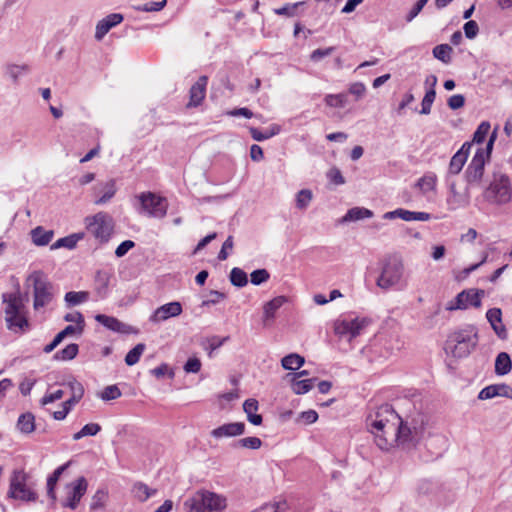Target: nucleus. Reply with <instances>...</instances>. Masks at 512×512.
<instances>
[{
    "mask_svg": "<svg viewBox=\"0 0 512 512\" xmlns=\"http://www.w3.org/2000/svg\"><path fill=\"white\" fill-rule=\"evenodd\" d=\"M390 413L391 423L385 420L390 430V437H381L377 440V446L384 451H388L394 446H409L416 444L424 432V421L421 418L420 425H409V419L403 421L397 413Z\"/></svg>",
    "mask_w": 512,
    "mask_h": 512,
    "instance_id": "obj_1",
    "label": "nucleus"
},
{
    "mask_svg": "<svg viewBox=\"0 0 512 512\" xmlns=\"http://www.w3.org/2000/svg\"><path fill=\"white\" fill-rule=\"evenodd\" d=\"M5 307V322L7 328L14 333H24L29 329L24 299L19 291L2 295Z\"/></svg>",
    "mask_w": 512,
    "mask_h": 512,
    "instance_id": "obj_2",
    "label": "nucleus"
},
{
    "mask_svg": "<svg viewBox=\"0 0 512 512\" xmlns=\"http://www.w3.org/2000/svg\"><path fill=\"white\" fill-rule=\"evenodd\" d=\"M478 344V331L474 325L468 324L452 332L446 341L445 349L454 357H467Z\"/></svg>",
    "mask_w": 512,
    "mask_h": 512,
    "instance_id": "obj_3",
    "label": "nucleus"
},
{
    "mask_svg": "<svg viewBox=\"0 0 512 512\" xmlns=\"http://www.w3.org/2000/svg\"><path fill=\"white\" fill-rule=\"evenodd\" d=\"M497 137V127L493 130L487 142L486 148L477 149L472 160L465 170V180L467 186H479L484 176L485 164L489 162L493 144Z\"/></svg>",
    "mask_w": 512,
    "mask_h": 512,
    "instance_id": "obj_4",
    "label": "nucleus"
},
{
    "mask_svg": "<svg viewBox=\"0 0 512 512\" xmlns=\"http://www.w3.org/2000/svg\"><path fill=\"white\" fill-rule=\"evenodd\" d=\"M26 283L33 287L34 310L39 311L53 301L54 286L43 271L36 270L30 273Z\"/></svg>",
    "mask_w": 512,
    "mask_h": 512,
    "instance_id": "obj_5",
    "label": "nucleus"
},
{
    "mask_svg": "<svg viewBox=\"0 0 512 512\" xmlns=\"http://www.w3.org/2000/svg\"><path fill=\"white\" fill-rule=\"evenodd\" d=\"M187 512H222L226 499L208 490H199L184 502Z\"/></svg>",
    "mask_w": 512,
    "mask_h": 512,
    "instance_id": "obj_6",
    "label": "nucleus"
},
{
    "mask_svg": "<svg viewBox=\"0 0 512 512\" xmlns=\"http://www.w3.org/2000/svg\"><path fill=\"white\" fill-rule=\"evenodd\" d=\"M85 225L87 231L93 235L100 244H104L110 240L114 232L115 222L111 215L101 211L93 216L86 217Z\"/></svg>",
    "mask_w": 512,
    "mask_h": 512,
    "instance_id": "obj_7",
    "label": "nucleus"
},
{
    "mask_svg": "<svg viewBox=\"0 0 512 512\" xmlns=\"http://www.w3.org/2000/svg\"><path fill=\"white\" fill-rule=\"evenodd\" d=\"M404 271V264L400 257L390 256L385 260L382 272L377 279V285L382 289H389L402 278Z\"/></svg>",
    "mask_w": 512,
    "mask_h": 512,
    "instance_id": "obj_8",
    "label": "nucleus"
},
{
    "mask_svg": "<svg viewBox=\"0 0 512 512\" xmlns=\"http://www.w3.org/2000/svg\"><path fill=\"white\" fill-rule=\"evenodd\" d=\"M484 198L493 204L502 205L511 200V186L506 175L495 176L483 194Z\"/></svg>",
    "mask_w": 512,
    "mask_h": 512,
    "instance_id": "obj_9",
    "label": "nucleus"
},
{
    "mask_svg": "<svg viewBox=\"0 0 512 512\" xmlns=\"http://www.w3.org/2000/svg\"><path fill=\"white\" fill-rule=\"evenodd\" d=\"M396 413L391 405L385 404L380 406L374 415H370L367 419V424L370 427L371 432L374 435L375 443L377 444V440L380 435L384 437H390V430L384 423L385 420H388L391 423L390 413Z\"/></svg>",
    "mask_w": 512,
    "mask_h": 512,
    "instance_id": "obj_10",
    "label": "nucleus"
},
{
    "mask_svg": "<svg viewBox=\"0 0 512 512\" xmlns=\"http://www.w3.org/2000/svg\"><path fill=\"white\" fill-rule=\"evenodd\" d=\"M28 475L23 470L14 471L10 480L9 496L22 501H35L37 494L27 486Z\"/></svg>",
    "mask_w": 512,
    "mask_h": 512,
    "instance_id": "obj_11",
    "label": "nucleus"
},
{
    "mask_svg": "<svg viewBox=\"0 0 512 512\" xmlns=\"http://www.w3.org/2000/svg\"><path fill=\"white\" fill-rule=\"evenodd\" d=\"M138 199L141 204V212L155 218H163L166 215L167 202L165 198L152 192H144L138 196Z\"/></svg>",
    "mask_w": 512,
    "mask_h": 512,
    "instance_id": "obj_12",
    "label": "nucleus"
},
{
    "mask_svg": "<svg viewBox=\"0 0 512 512\" xmlns=\"http://www.w3.org/2000/svg\"><path fill=\"white\" fill-rule=\"evenodd\" d=\"M369 324L366 318L342 319L334 323V332L342 338H347L348 341L356 338L361 334L363 329Z\"/></svg>",
    "mask_w": 512,
    "mask_h": 512,
    "instance_id": "obj_13",
    "label": "nucleus"
},
{
    "mask_svg": "<svg viewBox=\"0 0 512 512\" xmlns=\"http://www.w3.org/2000/svg\"><path fill=\"white\" fill-rule=\"evenodd\" d=\"M483 294V290H463L454 298V300L448 302L446 310H464L467 309L469 306L479 308L481 306V297L483 296Z\"/></svg>",
    "mask_w": 512,
    "mask_h": 512,
    "instance_id": "obj_14",
    "label": "nucleus"
},
{
    "mask_svg": "<svg viewBox=\"0 0 512 512\" xmlns=\"http://www.w3.org/2000/svg\"><path fill=\"white\" fill-rule=\"evenodd\" d=\"M88 483L84 477H79L76 481L71 483L66 500L62 503L64 507H68L72 510L76 509L81 498L87 491Z\"/></svg>",
    "mask_w": 512,
    "mask_h": 512,
    "instance_id": "obj_15",
    "label": "nucleus"
},
{
    "mask_svg": "<svg viewBox=\"0 0 512 512\" xmlns=\"http://www.w3.org/2000/svg\"><path fill=\"white\" fill-rule=\"evenodd\" d=\"M182 313V305L180 302H170L158 307L149 317L152 323H160L172 317H177Z\"/></svg>",
    "mask_w": 512,
    "mask_h": 512,
    "instance_id": "obj_16",
    "label": "nucleus"
},
{
    "mask_svg": "<svg viewBox=\"0 0 512 512\" xmlns=\"http://www.w3.org/2000/svg\"><path fill=\"white\" fill-rule=\"evenodd\" d=\"M94 195L96 199L94 203L96 205H102L112 199L116 193V184L113 179L106 182L98 183L93 187Z\"/></svg>",
    "mask_w": 512,
    "mask_h": 512,
    "instance_id": "obj_17",
    "label": "nucleus"
},
{
    "mask_svg": "<svg viewBox=\"0 0 512 512\" xmlns=\"http://www.w3.org/2000/svg\"><path fill=\"white\" fill-rule=\"evenodd\" d=\"M123 21V15L112 13L100 20L96 25L95 39L100 41L109 32L110 29Z\"/></svg>",
    "mask_w": 512,
    "mask_h": 512,
    "instance_id": "obj_18",
    "label": "nucleus"
},
{
    "mask_svg": "<svg viewBox=\"0 0 512 512\" xmlns=\"http://www.w3.org/2000/svg\"><path fill=\"white\" fill-rule=\"evenodd\" d=\"M207 77L201 76L195 84L192 85L189 92V102L187 108L197 107L205 98Z\"/></svg>",
    "mask_w": 512,
    "mask_h": 512,
    "instance_id": "obj_19",
    "label": "nucleus"
},
{
    "mask_svg": "<svg viewBox=\"0 0 512 512\" xmlns=\"http://www.w3.org/2000/svg\"><path fill=\"white\" fill-rule=\"evenodd\" d=\"M486 318L490 323L493 331L500 339H506L508 336L507 329L502 323V311L500 308H491L486 313Z\"/></svg>",
    "mask_w": 512,
    "mask_h": 512,
    "instance_id": "obj_20",
    "label": "nucleus"
},
{
    "mask_svg": "<svg viewBox=\"0 0 512 512\" xmlns=\"http://www.w3.org/2000/svg\"><path fill=\"white\" fill-rule=\"evenodd\" d=\"M245 431V424L242 422H234L224 424L215 428L211 431V435L214 438H222V437H233L242 435Z\"/></svg>",
    "mask_w": 512,
    "mask_h": 512,
    "instance_id": "obj_21",
    "label": "nucleus"
},
{
    "mask_svg": "<svg viewBox=\"0 0 512 512\" xmlns=\"http://www.w3.org/2000/svg\"><path fill=\"white\" fill-rule=\"evenodd\" d=\"M95 320L105 326L107 329L119 332V333H125L128 334L132 331V327L119 321L117 318L112 316H107L104 314H97L95 316Z\"/></svg>",
    "mask_w": 512,
    "mask_h": 512,
    "instance_id": "obj_22",
    "label": "nucleus"
},
{
    "mask_svg": "<svg viewBox=\"0 0 512 512\" xmlns=\"http://www.w3.org/2000/svg\"><path fill=\"white\" fill-rule=\"evenodd\" d=\"M287 302V297L285 296H277L272 300L265 303L263 307V321L266 325L268 321L273 320L275 318L276 311L282 307L284 303Z\"/></svg>",
    "mask_w": 512,
    "mask_h": 512,
    "instance_id": "obj_23",
    "label": "nucleus"
},
{
    "mask_svg": "<svg viewBox=\"0 0 512 512\" xmlns=\"http://www.w3.org/2000/svg\"><path fill=\"white\" fill-rule=\"evenodd\" d=\"M286 379L290 383L291 390L296 395H302L309 392L314 387V383L317 380L316 378L297 379V377H286Z\"/></svg>",
    "mask_w": 512,
    "mask_h": 512,
    "instance_id": "obj_24",
    "label": "nucleus"
},
{
    "mask_svg": "<svg viewBox=\"0 0 512 512\" xmlns=\"http://www.w3.org/2000/svg\"><path fill=\"white\" fill-rule=\"evenodd\" d=\"M31 239L36 246L48 245L54 237L53 230H45L42 226H37L30 231Z\"/></svg>",
    "mask_w": 512,
    "mask_h": 512,
    "instance_id": "obj_25",
    "label": "nucleus"
},
{
    "mask_svg": "<svg viewBox=\"0 0 512 512\" xmlns=\"http://www.w3.org/2000/svg\"><path fill=\"white\" fill-rule=\"evenodd\" d=\"M448 204L451 209H456L459 207H465L469 204V195L468 193L461 194L456 190L455 183L450 184V196L447 199Z\"/></svg>",
    "mask_w": 512,
    "mask_h": 512,
    "instance_id": "obj_26",
    "label": "nucleus"
},
{
    "mask_svg": "<svg viewBox=\"0 0 512 512\" xmlns=\"http://www.w3.org/2000/svg\"><path fill=\"white\" fill-rule=\"evenodd\" d=\"M373 217V212L370 209L364 207H353L347 211V213L342 217L341 222H352L359 221L366 218Z\"/></svg>",
    "mask_w": 512,
    "mask_h": 512,
    "instance_id": "obj_27",
    "label": "nucleus"
},
{
    "mask_svg": "<svg viewBox=\"0 0 512 512\" xmlns=\"http://www.w3.org/2000/svg\"><path fill=\"white\" fill-rule=\"evenodd\" d=\"M70 462H67L59 466L47 479V495L54 502L56 500L55 486L63 474V472L69 467Z\"/></svg>",
    "mask_w": 512,
    "mask_h": 512,
    "instance_id": "obj_28",
    "label": "nucleus"
},
{
    "mask_svg": "<svg viewBox=\"0 0 512 512\" xmlns=\"http://www.w3.org/2000/svg\"><path fill=\"white\" fill-rule=\"evenodd\" d=\"M84 234L83 233H75L71 234L69 236L63 237L58 239L56 242H54L51 245V250H56L59 248H67V249H73L76 247L78 241L83 239Z\"/></svg>",
    "mask_w": 512,
    "mask_h": 512,
    "instance_id": "obj_29",
    "label": "nucleus"
},
{
    "mask_svg": "<svg viewBox=\"0 0 512 512\" xmlns=\"http://www.w3.org/2000/svg\"><path fill=\"white\" fill-rule=\"evenodd\" d=\"M305 363V359L303 356L297 353H291L286 355L281 360V365L285 370H298Z\"/></svg>",
    "mask_w": 512,
    "mask_h": 512,
    "instance_id": "obj_30",
    "label": "nucleus"
},
{
    "mask_svg": "<svg viewBox=\"0 0 512 512\" xmlns=\"http://www.w3.org/2000/svg\"><path fill=\"white\" fill-rule=\"evenodd\" d=\"M17 428L25 434H30L35 430V417L32 413L27 412L19 416Z\"/></svg>",
    "mask_w": 512,
    "mask_h": 512,
    "instance_id": "obj_31",
    "label": "nucleus"
},
{
    "mask_svg": "<svg viewBox=\"0 0 512 512\" xmlns=\"http://www.w3.org/2000/svg\"><path fill=\"white\" fill-rule=\"evenodd\" d=\"M512 363L509 355L505 352H501L496 357L495 361V372L498 375H506L510 372Z\"/></svg>",
    "mask_w": 512,
    "mask_h": 512,
    "instance_id": "obj_32",
    "label": "nucleus"
},
{
    "mask_svg": "<svg viewBox=\"0 0 512 512\" xmlns=\"http://www.w3.org/2000/svg\"><path fill=\"white\" fill-rule=\"evenodd\" d=\"M132 492L137 500L140 502H145L148 498L156 493V490L149 488L142 482H137L134 484Z\"/></svg>",
    "mask_w": 512,
    "mask_h": 512,
    "instance_id": "obj_33",
    "label": "nucleus"
},
{
    "mask_svg": "<svg viewBox=\"0 0 512 512\" xmlns=\"http://www.w3.org/2000/svg\"><path fill=\"white\" fill-rule=\"evenodd\" d=\"M466 161L467 159L464 158V154L462 152H456L450 160L448 175H458Z\"/></svg>",
    "mask_w": 512,
    "mask_h": 512,
    "instance_id": "obj_34",
    "label": "nucleus"
},
{
    "mask_svg": "<svg viewBox=\"0 0 512 512\" xmlns=\"http://www.w3.org/2000/svg\"><path fill=\"white\" fill-rule=\"evenodd\" d=\"M436 175L428 174L421 177L415 184V186L423 193L426 194L433 191L436 186Z\"/></svg>",
    "mask_w": 512,
    "mask_h": 512,
    "instance_id": "obj_35",
    "label": "nucleus"
},
{
    "mask_svg": "<svg viewBox=\"0 0 512 512\" xmlns=\"http://www.w3.org/2000/svg\"><path fill=\"white\" fill-rule=\"evenodd\" d=\"M89 298V293L87 291H70L65 294V302L67 306H76L79 305L85 301H87Z\"/></svg>",
    "mask_w": 512,
    "mask_h": 512,
    "instance_id": "obj_36",
    "label": "nucleus"
},
{
    "mask_svg": "<svg viewBox=\"0 0 512 512\" xmlns=\"http://www.w3.org/2000/svg\"><path fill=\"white\" fill-rule=\"evenodd\" d=\"M79 351V347L75 343L67 345L64 349L58 351L54 355V359L68 361L74 359Z\"/></svg>",
    "mask_w": 512,
    "mask_h": 512,
    "instance_id": "obj_37",
    "label": "nucleus"
},
{
    "mask_svg": "<svg viewBox=\"0 0 512 512\" xmlns=\"http://www.w3.org/2000/svg\"><path fill=\"white\" fill-rule=\"evenodd\" d=\"M451 53L452 48L448 44H440L433 48V56L445 64L450 63Z\"/></svg>",
    "mask_w": 512,
    "mask_h": 512,
    "instance_id": "obj_38",
    "label": "nucleus"
},
{
    "mask_svg": "<svg viewBox=\"0 0 512 512\" xmlns=\"http://www.w3.org/2000/svg\"><path fill=\"white\" fill-rule=\"evenodd\" d=\"M230 282L236 287H244L248 283L247 274L241 268L235 267L230 272Z\"/></svg>",
    "mask_w": 512,
    "mask_h": 512,
    "instance_id": "obj_39",
    "label": "nucleus"
},
{
    "mask_svg": "<svg viewBox=\"0 0 512 512\" xmlns=\"http://www.w3.org/2000/svg\"><path fill=\"white\" fill-rule=\"evenodd\" d=\"M145 344L144 343H138L134 348H132L125 356V363L128 366L135 365L139 360L141 355L143 354L145 350Z\"/></svg>",
    "mask_w": 512,
    "mask_h": 512,
    "instance_id": "obj_40",
    "label": "nucleus"
},
{
    "mask_svg": "<svg viewBox=\"0 0 512 512\" xmlns=\"http://www.w3.org/2000/svg\"><path fill=\"white\" fill-rule=\"evenodd\" d=\"M313 199V193L310 189H302L296 195V207L305 210Z\"/></svg>",
    "mask_w": 512,
    "mask_h": 512,
    "instance_id": "obj_41",
    "label": "nucleus"
},
{
    "mask_svg": "<svg viewBox=\"0 0 512 512\" xmlns=\"http://www.w3.org/2000/svg\"><path fill=\"white\" fill-rule=\"evenodd\" d=\"M413 211L405 210L403 208H398L393 211H389L383 214V219L385 220H394L396 218H400L404 221H412Z\"/></svg>",
    "mask_w": 512,
    "mask_h": 512,
    "instance_id": "obj_42",
    "label": "nucleus"
},
{
    "mask_svg": "<svg viewBox=\"0 0 512 512\" xmlns=\"http://www.w3.org/2000/svg\"><path fill=\"white\" fill-rule=\"evenodd\" d=\"M325 103L330 107L343 108L347 103V95L343 93L329 94L325 97Z\"/></svg>",
    "mask_w": 512,
    "mask_h": 512,
    "instance_id": "obj_43",
    "label": "nucleus"
},
{
    "mask_svg": "<svg viewBox=\"0 0 512 512\" xmlns=\"http://www.w3.org/2000/svg\"><path fill=\"white\" fill-rule=\"evenodd\" d=\"M490 123L487 121H483L480 123V125L477 127L476 131L473 134V143L481 144L484 142L489 130H490Z\"/></svg>",
    "mask_w": 512,
    "mask_h": 512,
    "instance_id": "obj_44",
    "label": "nucleus"
},
{
    "mask_svg": "<svg viewBox=\"0 0 512 512\" xmlns=\"http://www.w3.org/2000/svg\"><path fill=\"white\" fill-rule=\"evenodd\" d=\"M436 97V91L434 88H430L428 91H426L424 98L422 99V109L420 111L421 114H429L431 112L432 104Z\"/></svg>",
    "mask_w": 512,
    "mask_h": 512,
    "instance_id": "obj_45",
    "label": "nucleus"
},
{
    "mask_svg": "<svg viewBox=\"0 0 512 512\" xmlns=\"http://www.w3.org/2000/svg\"><path fill=\"white\" fill-rule=\"evenodd\" d=\"M29 68L27 65H15L10 64L6 66V74L14 81L16 82L18 80V77L23 74L24 72H28Z\"/></svg>",
    "mask_w": 512,
    "mask_h": 512,
    "instance_id": "obj_46",
    "label": "nucleus"
},
{
    "mask_svg": "<svg viewBox=\"0 0 512 512\" xmlns=\"http://www.w3.org/2000/svg\"><path fill=\"white\" fill-rule=\"evenodd\" d=\"M107 500V493L103 490H98L93 495L90 503L91 510H98L104 507Z\"/></svg>",
    "mask_w": 512,
    "mask_h": 512,
    "instance_id": "obj_47",
    "label": "nucleus"
},
{
    "mask_svg": "<svg viewBox=\"0 0 512 512\" xmlns=\"http://www.w3.org/2000/svg\"><path fill=\"white\" fill-rule=\"evenodd\" d=\"M122 395L117 385H109L101 392L100 397L104 401L114 400Z\"/></svg>",
    "mask_w": 512,
    "mask_h": 512,
    "instance_id": "obj_48",
    "label": "nucleus"
},
{
    "mask_svg": "<svg viewBox=\"0 0 512 512\" xmlns=\"http://www.w3.org/2000/svg\"><path fill=\"white\" fill-rule=\"evenodd\" d=\"M167 0H161L158 2H149L144 5L136 6L135 9L143 12H158L166 6Z\"/></svg>",
    "mask_w": 512,
    "mask_h": 512,
    "instance_id": "obj_49",
    "label": "nucleus"
},
{
    "mask_svg": "<svg viewBox=\"0 0 512 512\" xmlns=\"http://www.w3.org/2000/svg\"><path fill=\"white\" fill-rule=\"evenodd\" d=\"M305 2H297V3H294L292 5H285L281 8H277L274 10V12L277 14V15H284V16H288V17H293L296 15V10L299 6H302L304 5Z\"/></svg>",
    "mask_w": 512,
    "mask_h": 512,
    "instance_id": "obj_50",
    "label": "nucleus"
},
{
    "mask_svg": "<svg viewBox=\"0 0 512 512\" xmlns=\"http://www.w3.org/2000/svg\"><path fill=\"white\" fill-rule=\"evenodd\" d=\"M251 283L254 285H260L266 282L270 274L266 269H257L251 273Z\"/></svg>",
    "mask_w": 512,
    "mask_h": 512,
    "instance_id": "obj_51",
    "label": "nucleus"
},
{
    "mask_svg": "<svg viewBox=\"0 0 512 512\" xmlns=\"http://www.w3.org/2000/svg\"><path fill=\"white\" fill-rule=\"evenodd\" d=\"M238 444L241 447L248 448V449H259L262 445V441L258 437H246L242 438L238 441Z\"/></svg>",
    "mask_w": 512,
    "mask_h": 512,
    "instance_id": "obj_52",
    "label": "nucleus"
},
{
    "mask_svg": "<svg viewBox=\"0 0 512 512\" xmlns=\"http://www.w3.org/2000/svg\"><path fill=\"white\" fill-rule=\"evenodd\" d=\"M209 295H210V298L208 300H204L202 302V306L215 305L226 298L225 293L216 291V290H211Z\"/></svg>",
    "mask_w": 512,
    "mask_h": 512,
    "instance_id": "obj_53",
    "label": "nucleus"
},
{
    "mask_svg": "<svg viewBox=\"0 0 512 512\" xmlns=\"http://www.w3.org/2000/svg\"><path fill=\"white\" fill-rule=\"evenodd\" d=\"M327 178L329 179L330 182H332L336 185H342L345 183V179H344L341 171L336 167H332L327 172Z\"/></svg>",
    "mask_w": 512,
    "mask_h": 512,
    "instance_id": "obj_54",
    "label": "nucleus"
},
{
    "mask_svg": "<svg viewBox=\"0 0 512 512\" xmlns=\"http://www.w3.org/2000/svg\"><path fill=\"white\" fill-rule=\"evenodd\" d=\"M464 33L468 39H473L477 36L479 27L476 21L470 20L464 24Z\"/></svg>",
    "mask_w": 512,
    "mask_h": 512,
    "instance_id": "obj_55",
    "label": "nucleus"
},
{
    "mask_svg": "<svg viewBox=\"0 0 512 512\" xmlns=\"http://www.w3.org/2000/svg\"><path fill=\"white\" fill-rule=\"evenodd\" d=\"M64 396V391L62 389H58L52 393L45 394L41 399V405H47L54 401L60 400Z\"/></svg>",
    "mask_w": 512,
    "mask_h": 512,
    "instance_id": "obj_56",
    "label": "nucleus"
},
{
    "mask_svg": "<svg viewBox=\"0 0 512 512\" xmlns=\"http://www.w3.org/2000/svg\"><path fill=\"white\" fill-rule=\"evenodd\" d=\"M334 50H335V47H328L325 49H316L311 53L310 59L314 62H318L322 58L331 55L334 52Z\"/></svg>",
    "mask_w": 512,
    "mask_h": 512,
    "instance_id": "obj_57",
    "label": "nucleus"
},
{
    "mask_svg": "<svg viewBox=\"0 0 512 512\" xmlns=\"http://www.w3.org/2000/svg\"><path fill=\"white\" fill-rule=\"evenodd\" d=\"M66 385L69 387V389L71 391V395H74V396L80 397V398L83 397L84 387L80 382H78L75 379H72V380L68 381Z\"/></svg>",
    "mask_w": 512,
    "mask_h": 512,
    "instance_id": "obj_58",
    "label": "nucleus"
},
{
    "mask_svg": "<svg viewBox=\"0 0 512 512\" xmlns=\"http://www.w3.org/2000/svg\"><path fill=\"white\" fill-rule=\"evenodd\" d=\"M201 369V362L198 358H189L184 365V370L187 373H198Z\"/></svg>",
    "mask_w": 512,
    "mask_h": 512,
    "instance_id": "obj_59",
    "label": "nucleus"
},
{
    "mask_svg": "<svg viewBox=\"0 0 512 512\" xmlns=\"http://www.w3.org/2000/svg\"><path fill=\"white\" fill-rule=\"evenodd\" d=\"M448 106L452 110H457L464 106L465 97L461 94H455L448 99Z\"/></svg>",
    "mask_w": 512,
    "mask_h": 512,
    "instance_id": "obj_60",
    "label": "nucleus"
},
{
    "mask_svg": "<svg viewBox=\"0 0 512 512\" xmlns=\"http://www.w3.org/2000/svg\"><path fill=\"white\" fill-rule=\"evenodd\" d=\"M428 0H418L406 16V21L411 22L427 4Z\"/></svg>",
    "mask_w": 512,
    "mask_h": 512,
    "instance_id": "obj_61",
    "label": "nucleus"
},
{
    "mask_svg": "<svg viewBox=\"0 0 512 512\" xmlns=\"http://www.w3.org/2000/svg\"><path fill=\"white\" fill-rule=\"evenodd\" d=\"M233 245H234V242H233V237L232 236H228V238L225 240V242L223 243L222 245V248L218 254V259L221 260V261H224L227 259L228 257V250H232L233 249Z\"/></svg>",
    "mask_w": 512,
    "mask_h": 512,
    "instance_id": "obj_62",
    "label": "nucleus"
},
{
    "mask_svg": "<svg viewBox=\"0 0 512 512\" xmlns=\"http://www.w3.org/2000/svg\"><path fill=\"white\" fill-rule=\"evenodd\" d=\"M350 94L354 95L356 99H360L366 92V87L362 82H355L349 87Z\"/></svg>",
    "mask_w": 512,
    "mask_h": 512,
    "instance_id": "obj_63",
    "label": "nucleus"
},
{
    "mask_svg": "<svg viewBox=\"0 0 512 512\" xmlns=\"http://www.w3.org/2000/svg\"><path fill=\"white\" fill-rule=\"evenodd\" d=\"M135 246V243L132 240L123 241L115 250V255L118 258L123 257L126 253Z\"/></svg>",
    "mask_w": 512,
    "mask_h": 512,
    "instance_id": "obj_64",
    "label": "nucleus"
}]
</instances>
